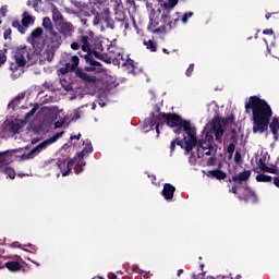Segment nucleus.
Listing matches in <instances>:
<instances>
[{"instance_id":"nucleus-22","label":"nucleus","mask_w":279,"mask_h":279,"mask_svg":"<svg viewBox=\"0 0 279 279\" xmlns=\"http://www.w3.org/2000/svg\"><path fill=\"white\" fill-rule=\"evenodd\" d=\"M244 195L247 202H258V197L256 196V193L250 187H246L244 190Z\"/></svg>"},{"instance_id":"nucleus-26","label":"nucleus","mask_w":279,"mask_h":279,"mask_svg":"<svg viewBox=\"0 0 279 279\" xmlns=\"http://www.w3.org/2000/svg\"><path fill=\"white\" fill-rule=\"evenodd\" d=\"M61 25V32L63 34H71L74 29L73 24H71L70 22H60Z\"/></svg>"},{"instance_id":"nucleus-39","label":"nucleus","mask_w":279,"mask_h":279,"mask_svg":"<svg viewBox=\"0 0 279 279\" xmlns=\"http://www.w3.org/2000/svg\"><path fill=\"white\" fill-rule=\"evenodd\" d=\"M85 108H88V105H83V106L78 107L77 110H75V114H76L75 119H80V117H81L80 112H82Z\"/></svg>"},{"instance_id":"nucleus-56","label":"nucleus","mask_w":279,"mask_h":279,"mask_svg":"<svg viewBox=\"0 0 279 279\" xmlns=\"http://www.w3.org/2000/svg\"><path fill=\"white\" fill-rule=\"evenodd\" d=\"M206 279H215V277H207Z\"/></svg>"},{"instance_id":"nucleus-16","label":"nucleus","mask_w":279,"mask_h":279,"mask_svg":"<svg viewBox=\"0 0 279 279\" xmlns=\"http://www.w3.org/2000/svg\"><path fill=\"white\" fill-rule=\"evenodd\" d=\"M174 193H175V186L171 185L170 183H166L163 185L162 197H165L167 202H171V199H173Z\"/></svg>"},{"instance_id":"nucleus-9","label":"nucleus","mask_w":279,"mask_h":279,"mask_svg":"<svg viewBox=\"0 0 279 279\" xmlns=\"http://www.w3.org/2000/svg\"><path fill=\"white\" fill-rule=\"evenodd\" d=\"M94 41L95 33H93L92 31L84 32L78 36V43L82 47V51H84L85 53H90Z\"/></svg>"},{"instance_id":"nucleus-62","label":"nucleus","mask_w":279,"mask_h":279,"mask_svg":"<svg viewBox=\"0 0 279 279\" xmlns=\"http://www.w3.org/2000/svg\"><path fill=\"white\" fill-rule=\"evenodd\" d=\"M99 279H105L104 277H99Z\"/></svg>"},{"instance_id":"nucleus-31","label":"nucleus","mask_w":279,"mask_h":279,"mask_svg":"<svg viewBox=\"0 0 279 279\" xmlns=\"http://www.w3.org/2000/svg\"><path fill=\"white\" fill-rule=\"evenodd\" d=\"M73 99H84V94H82V88H78L74 96L70 97V101Z\"/></svg>"},{"instance_id":"nucleus-42","label":"nucleus","mask_w":279,"mask_h":279,"mask_svg":"<svg viewBox=\"0 0 279 279\" xmlns=\"http://www.w3.org/2000/svg\"><path fill=\"white\" fill-rule=\"evenodd\" d=\"M192 73H193V64L187 68L186 72H185V75L187 77H191Z\"/></svg>"},{"instance_id":"nucleus-17","label":"nucleus","mask_w":279,"mask_h":279,"mask_svg":"<svg viewBox=\"0 0 279 279\" xmlns=\"http://www.w3.org/2000/svg\"><path fill=\"white\" fill-rule=\"evenodd\" d=\"M258 167L260 171H264V173H272L274 175H278V168L277 167H269L265 165V161H263V158L257 159Z\"/></svg>"},{"instance_id":"nucleus-24","label":"nucleus","mask_w":279,"mask_h":279,"mask_svg":"<svg viewBox=\"0 0 279 279\" xmlns=\"http://www.w3.org/2000/svg\"><path fill=\"white\" fill-rule=\"evenodd\" d=\"M4 267H7L9 271H21V264L19 262H7Z\"/></svg>"},{"instance_id":"nucleus-6","label":"nucleus","mask_w":279,"mask_h":279,"mask_svg":"<svg viewBox=\"0 0 279 279\" xmlns=\"http://www.w3.org/2000/svg\"><path fill=\"white\" fill-rule=\"evenodd\" d=\"M83 155L78 154L76 157L73 159H59L57 162L58 168L60 169L63 178L71 173V169L75 170V173H81L82 170H77V167H85L86 161L82 160Z\"/></svg>"},{"instance_id":"nucleus-43","label":"nucleus","mask_w":279,"mask_h":279,"mask_svg":"<svg viewBox=\"0 0 279 279\" xmlns=\"http://www.w3.org/2000/svg\"><path fill=\"white\" fill-rule=\"evenodd\" d=\"M80 136H82V134L78 133L77 135H71L70 138H71V141H75V140L80 141Z\"/></svg>"},{"instance_id":"nucleus-8","label":"nucleus","mask_w":279,"mask_h":279,"mask_svg":"<svg viewBox=\"0 0 279 279\" xmlns=\"http://www.w3.org/2000/svg\"><path fill=\"white\" fill-rule=\"evenodd\" d=\"M92 23L96 29H99V32H105L106 27H112V24H110L112 23V20H110L108 12L97 13Z\"/></svg>"},{"instance_id":"nucleus-32","label":"nucleus","mask_w":279,"mask_h":279,"mask_svg":"<svg viewBox=\"0 0 279 279\" xmlns=\"http://www.w3.org/2000/svg\"><path fill=\"white\" fill-rule=\"evenodd\" d=\"M12 27H15L16 29H19L20 34H25V27L21 25L20 22H13L12 23Z\"/></svg>"},{"instance_id":"nucleus-19","label":"nucleus","mask_w":279,"mask_h":279,"mask_svg":"<svg viewBox=\"0 0 279 279\" xmlns=\"http://www.w3.org/2000/svg\"><path fill=\"white\" fill-rule=\"evenodd\" d=\"M41 36H43V28L40 27H37L32 32L29 43L33 45V47H36V43L40 40Z\"/></svg>"},{"instance_id":"nucleus-52","label":"nucleus","mask_w":279,"mask_h":279,"mask_svg":"<svg viewBox=\"0 0 279 279\" xmlns=\"http://www.w3.org/2000/svg\"><path fill=\"white\" fill-rule=\"evenodd\" d=\"M182 275V269L178 270V276Z\"/></svg>"},{"instance_id":"nucleus-40","label":"nucleus","mask_w":279,"mask_h":279,"mask_svg":"<svg viewBox=\"0 0 279 279\" xmlns=\"http://www.w3.org/2000/svg\"><path fill=\"white\" fill-rule=\"evenodd\" d=\"M80 45H81L80 43L74 41L71 44V49H73V51H77V49H80Z\"/></svg>"},{"instance_id":"nucleus-59","label":"nucleus","mask_w":279,"mask_h":279,"mask_svg":"<svg viewBox=\"0 0 279 279\" xmlns=\"http://www.w3.org/2000/svg\"><path fill=\"white\" fill-rule=\"evenodd\" d=\"M239 156V153L235 154V158Z\"/></svg>"},{"instance_id":"nucleus-27","label":"nucleus","mask_w":279,"mask_h":279,"mask_svg":"<svg viewBox=\"0 0 279 279\" xmlns=\"http://www.w3.org/2000/svg\"><path fill=\"white\" fill-rule=\"evenodd\" d=\"M207 111L209 112V114L217 117V112H219V106L217 105V102L211 101L207 105Z\"/></svg>"},{"instance_id":"nucleus-50","label":"nucleus","mask_w":279,"mask_h":279,"mask_svg":"<svg viewBox=\"0 0 279 279\" xmlns=\"http://www.w3.org/2000/svg\"><path fill=\"white\" fill-rule=\"evenodd\" d=\"M97 108V102H93L92 110H95Z\"/></svg>"},{"instance_id":"nucleus-10","label":"nucleus","mask_w":279,"mask_h":279,"mask_svg":"<svg viewBox=\"0 0 279 279\" xmlns=\"http://www.w3.org/2000/svg\"><path fill=\"white\" fill-rule=\"evenodd\" d=\"M72 3L75 5V8L81 10L85 16H90V14H95V12H97V9H95L93 5H101V0H89V4L80 1H73Z\"/></svg>"},{"instance_id":"nucleus-5","label":"nucleus","mask_w":279,"mask_h":279,"mask_svg":"<svg viewBox=\"0 0 279 279\" xmlns=\"http://www.w3.org/2000/svg\"><path fill=\"white\" fill-rule=\"evenodd\" d=\"M22 150L23 148L0 153V172L4 173V175L10 178V180H14L16 178V171L10 166V162H12L14 154H19V151Z\"/></svg>"},{"instance_id":"nucleus-47","label":"nucleus","mask_w":279,"mask_h":279,"mask_svg":"<svg viewBox=\"0 0 279 279\" xmlns=\"http://www.w3.org/2000/svg\"><path fill=\"white\" fill-rule=\"evenodd\" d=\"M108 278H109V279H117V275L110 272V274L108 275Z\"/></svg>"},{"instance_id":"nucleus-38","label":"nucleus","mask_w":279,"mask_h":279,"mask_svg":"<svg viewBox=\"0 0 279 279\" xmlns=\"http://www.w3.org/2000/svg\"><path fill=\"white\" fill-rule=\"evenodd\" d=\"M5 17V16H8V5H2L1 8H0V17Z\"/></svg>"},{"instance_id":"nucleus-20","label":"nucleus","mask_w":279,"mask_h":279,"mask_svg":"<svg viewBox=\"0 0 279 279\" xmlns=\"http://www.w3.org/2000/svg\"><path fill=\"white\" fill-rule=\"evenodd\" d=\"M50 10L52 12V20L54 21V23H62L64 17H62V13H60L58 8H56V5L52 4V7H50Z\"/></svg>"},{"instance_id":"nucleus-15","label":"nucleus","mask_w":279,"mask_h":279,"mask_svg":"<svg viewBox=\"0 0 279 279\" xmlns=\"http://www.w3.org/2000/svg\"><path fill=\"white\" fill-rule=\"evenodd\" d=\"M251 172L245 170L232 177V181L235 184H245L250 180Z\"/></svg>"},{"instance_id":"nucleus-4","label":"nucleus","mask_w":279,"mask_h":279,"mask_svg":"<svg viewBox=\"0 0 279 279\" xmlns=\"http://www.w3.org/2000/svg\"><path fill=\"white\" fill-rule=\"evenodd\" d=\"M41 114H45L46 119H48L49 123H53L56 119H60L54 123V128H63L66 129L69 128V118L64 116L62 110L58 109V107H44L41 108Z\"/></svg>"},{"instance_id":"nucleus-28","label":"nucleus","mask_w":279,"mask_h":279,"mask_svg":"<svg viewBox=\"0 0 279 279\" xmlns=\"http://www.w3.org/2000/svg\"><path fill=\"white\" fill-rule=\"evenodd\" d=\"M43 27L48 32L49 34L53 32V23L51 22V19L49 17H44L43 20Z\"/></svg>"},{"instance_id":"nucleus-54","label":"nucleus","mask_w":279,"mask_h":279,"mask_svg":"<svg viewBox=\"0 0 279 279\" xmlns=\"http://www.w3.org/2000/svg\"><path fill=\"white\" fill-rule=\"evenodd\" d=\"M163 53H169V50H167V49H163Z\"/></svg>"},{"instance_id":"nucleus-7","label":"nucleus","mask_w":279,"mask_h":279,"mask_svg":"<svg viewBox=\"0 0 279 279\" xmlns=\"http://www.w3.org/2000/svg\"><path fill=\"white\" fill-rule=\"evenodd\" d=\"M62 134H64V131H61L59 133H56L50 138L45 140L41 142L38 146L33 148L28 154H23L21 156H16V158H20V160H32L33 158H36L40 151H45L49 145H53L59 138H62Z\"/></svg>"},{"instance_id":"nucleus-1","label":"nucleus","mask_w":279,"mask_h":279,"mask_svg":"<svg viewBox=\"0 0 279 279\" xmlns=\"http://www.w3.org/2000/svg\"><path fill=\"white\" fill-rule=\"evenodd\" d=\"M162 121L167 123L169 128H173L175 134H183V138L179 141V145L185 151H193L196 148V153H193L190 157V162H197V159L203 156H213V141L218 143L223 141V133L226 132V119L214 118V120L205 126V140L197 142V133L195 126L190 121L182 120L178 114L173 113H156L150 114L144 121L143 131L149 132L156 130L157 138L160 136V130H162Z\"/></svg>"},{"instance_id":"nucleus-23","label":"nucleus","mask_w":279,"mask_h":279,"mask_svg":"<svg viewBox=\"0 0 279 279\" xmlns=\"http://www.w3.org/2000/svg\"><path fill=\"white\" fill-rule=\"evenodd\" d=\"M244 195L247 202H258V197L256 196V193L250 187H246L244 190Z\"/></svg>"},{"instance_id":"nucleus-57","label":"nucleus","mask_w":279,"mask_h":279,"mask_svg":"<svg viewBox=\"0 0 279 279\" xmlns=\"http://www.w3.org/2000/svg\"><path fill=\"white\" fill-rule=\"evenodd\" d=\"M34 264L37 265V267L40 265V264H38V263H36V262H34Z\"/></svg>"},{"instance_id":"nucleus-13","label":"nucleus","mask_w":279,"mask_h":279,"mask_svg":"<svg viewBox=\"0 0 279 279\" xmlns=\"http://www.w3.org/2000/svg\"><path fill=\"white\" fill-rule=\"evenodd\" d=\"M80 65V57L73 56L71 59V62L65 64V68L60 69V73H69V71H75L77 66Z\"/></svg>"},{"instance_id":"nucleus-60","label":"nucleus","mask_w":279,"mask_h":279,"mask_svg":"<svg viewBox=\"0 0 279 279\" xmlns=\"http://www.w3.org/2000/svg\"><path fill=\"white\" fill-rule=\"evenodd\" d=\"M202 269H204V265H201Z\"/></svg>"},{"instance_id":"nucleus-53","label":"nucleus","mask_w":279,"mask_h":279,"mask_svg":"<svg viewBox=\"0 0 279 279\" xmlns=\"http://www.w3.org/2000/svg\"><path fill=\"white\" fill-rule=\"evenodd\" d=\"M271 17L270 14H266V19L269 20Z\"/></svg>"},{"instance_id":"nucleus-29","label":"nucleus","mask_w":279,"mask_h":279,"mask_svg":"<svg viewBox=\"0 0 279 279\" xmlns=\"http://www.w3.org/2000/svg\"><path fill=\"white\" fill-rule=\"evenodd\" d=\"M83 145H84V149H83V151H81L80 154H82V160H84V154H90V153H93V145L90 144V142L89 141H85L84 143H83Z\"/></svg>"},{"instance_id":"nucleus-55","label":"nucleus","mask_w":279,"mask_h":279,"mask_svg":"<svg viewBox=\"0 0 279 279\" xmlns=\"http://www.w3.org/2000/svg\"><path fill=\"white\" fill-rule=\"evenodd\" d=\"M235 279H241V275H238V276L235 277Z\"/></svg>"},{"instance_id":"nucleus-41","label":"nucleus","mask_w":279,"mask_h":279,"mask_svg":"<svg viewBox=\"0 0 279 279\" xmlns=\"http://www.w3.org/2000/svg\"><path fill=\"white\" fill-rule=\"evenodd\" d=\"M61 86H63V88H65V90H71L72 86L71 84H66V82L61 81Z\"/></svg>"},{"instance_id":"nucleus-21","label":"nucleus","mask_w":279,"mask_h":279,"mask_svg":"<svg viewBox=\"0 0 279 279\" xmlns=\"http://www.w3.org/2000/svg\"><path fill=\"white\" fill-rule=\"evenodd\" d=\"M76 75L77 77L83 80V82H88V83L95 82V76L88 75L86 72L82 70H76Z\"/></svg>"},{"instance_id":"nucleus-61","label":"nucleus","mask_w":279,"mask_h":279,"mask_svg":"<svg viewBox=\"0 0 279 279\" xmlns=\"http://www.w3.org/2000/svg\"><path fill=\"white\" fill-rule=\"evenodd\" d=\"M118 274H123V271H118Z\"/></svg>"},{"instance_id":"nucleus-34","label":"nucleus","mask_w":279,"mask_h":279,"mask_svg":"<svg viewBox=\"0 0 279 279\" xmlns=\"http://www.w3.org/2000/svg\"><path fill=\"white\" fill-rule=\"evenodd\" d=\"M5 62H8V57L5 56V52L0 50V68H2Z\"/></svg>"},{"instance_id":"nucleus-45","label":"nucleus","mask_w":279,"mask_h":279,"mask_svg":"<svg viewBox=\"0 0 279 279\" xmlns=\"http://www.w3.org/2000/svg\"><path fill=\"white\" fill-rule=\"evenodd\" d=\"M274 184H275V186H277V189H279V178L278 177L274 179Z\"/></svg>"},{"instance_id":"nucleus-35","label":"nucleus","mask_w":279,"mask_h":279,"mask_svg":"<svg viewBox=\"0 0 279 279\" xmlns=\"http://www.w3.org/2000/svg\"><path fill=\"white\" fill-rule=\"evenodd\" d=\"M234 149H236V146L234 144H230L227 148V154H229V158H232V155L234 154Z\"/></svg>"},{"instance_id":"nucleus-44","label":"nucleus","mask_w":279,"mask_h":279,"mask_svg":"<svg viewBox=\"0 0 279 279\" xmlns=\"http://www.w3.org/2000/svg\"><path fill=\"white\" fill-rule=\"evenodd\" d=\"M263 34L271 35V34H274V31L272 29H265V31H263Z\"/></svg>"},{"instance_id":"nucleus-37","label":"nucleus","mask_w":279,"mask_h":279,"mask_svg":"<svg viewBox=\"0 0 279 279\" xmlns=\"http://www.w3.org/2000/svg\"><path fill=\"white\" fill-rule=\"evenodd\" d=\"M85 59L87 60V62H89V64H90L92 66H99V62L93 60V59L90 58V56H88V54L85 56Z\"/></svg>"},{"instance_id":"nucleus-14","label":"nucleus","mask_w":279,"mask_h":279,"mask_svg":"<svg viewBox=\"0 0 279 279\" xmlns=\"http://www.w3.org/2000/svg\"><path fill=\"white\" fill-rule=\"evenodd\" d=\"M119 64L122 66H128L129 73H133L134 71V60L129 59L128 57L123 58V54L119 53L117 57Z\"/></svg>"},{"instance_id":"nucleus-11","label":"nucleus","mask_w":279,"mask_h":279,"mask_svg":"<svg viewBox=\"0 0 279 279\" xmlns=\"http://www.w3.org/2000/svg\"><path fill=\"white\" fill-rule=\"evenodd\" d=\"M38 110V108L33 107L31 109V111H28L25 114L24 120H16L14 122H11L9 125V130L12 134H16V132H19L21 130V128H23V125H25V123H27V121H32V117H34V114H36V111Z\"/></svg>"},{"instance_id":"nucleus-49","label":"nucleus","mask_w":279,"mask_h":279,"mask_svg":"<svg viewBox=\"0 0 279 279\" xmlns=\"http://www.w3.org/2000/svg\"><path fill=\"white\" fill-rule=\"evenodd\" d=\"M170 149H172V150L175 149V142H171V144H170Z\"/></svg>"},{"instance_id":"nucleus-12","label":"nucleus","mask_w":279,"mask_h":279,"mask_svg":"<svg viewBox=\"0 0 279 279\" xmlns=\"http://www.w3.org/2000/svg\"><path fill=\"white\" fill-rule=\"evenodd\" d=\"M56 0H37V3L34 4L36 12H49L53 8Z\"/></svg>"},{"instance_id":"nucleus-25","label":"nucleus","mask_w":279,"mask_h":279,"mask_svg":"<svg viewBox=\"0 0 279 279\" xmlns=\"http://www.w3.org/2000/svg\"><path fill=\"white\" fill-rule=\"evenodd\" d=\"M208 175L209 178H216V180H226V172L221 170H211Z\"/></svg>"},{"instance_id":"nucleus-46","label":"nucleus","mask_w":279,"mask_h":279,"mask_svg":"<svg viewBox=\"0 0 279 279\" xmlns=\"http://www.w3.org/2000/svg\"><path fill=\"white\" fill-rule=\"evenodd\" d=\"M231 193H233L234 195H236V193H238V187H236V185H234V186L231 189Z\"/></svg>"},{"instance_id":"nucleus-30","label":"nucleus","mask_w":279,"mask_h":279,"mask_svg":"<svg viewBox=\"0 0 279 279\" xmlns=\"http://www.w3.org/2000/svg\"><path fill=\"white\" fill-rule=\"evenodd\" d=\"M256 180L258 182H271V177L260 173L256 175Z\"/></svg>"},{"instance_id":"nucleus-58","label":"nucleus","mask_w":279,"mask_h":279,"mask_svg":"<svg viewBox=\"0 0 279 279\" xmlns=\"http://www.w3.org/2000/svg\"><path fill=\"white\" fill-rule=\"evenodd\" d=\"M174 23H178V19L174 20Z\"/></svg>"},{"instance_id":"nucleus-18","label":"nucleus","mask_w":279,"mask_h":279,"mask_svg":"<svg viewBox=\"0 0 279 279\" xmlns=\"http://www.w3.org/2000/svg\"><path fill=\"white\" fill-rule=\"evenodd\" d=\"M35 21H36V17L32 16L29 12L23 13L22 25L25 31L27 29V27H29V25H34Z\"/></svg>"},{"instance_id":"nucleus-51","label":"nucleus","mask_w":279,"mask_h":279,"mask_svg":"<svg viewBox=\"0 0 279 279\" xmlns=\"http://www.w3.org/2000/svg\"><path fill=\"white\" fill-rule=\"evenodd\" d=\"M98 105L100 106V108H104L106 106V104L101 101H99Z\"/></svg>"},{"instance_id":"nucleus-36","label":"nucleus","mask_w":279,"mask_h":279,"mask_svg":"<svg viewBox=\"0 0 279 279\" xmlns=\"http://www.w3.org/2000/svg\"><path fill=\"white\" fill-rule=\"evenodd\" d=\"M191 16H193V12H187V13H185V14L182 16V19H181L182 23H183V24L189 23V19H191Z\"/></svg>"},{"instance_id":"nucleus-33","label":"nucleus","mask_w":279,"mask_h":279,"mask_svg":"<svg viewBox=\"0 0 279 279\" xmlns=\"http://www.w3.org/2000/svg\"><path fill=\"white\" fill-rule=\"evenodd\" d=\"M144 45L146 46V49H148L149 51H156V44H154L151 40H144Z\"/></svg>"},{"instance_id":"nucleus-2","label":"nucleus","mask_w":279,"mask_h":279,"mask_svg":"<svg viewBox=\"0 0 279 279\" xmlns=\"http://www.w3.org/2000/svg\"><path fill=\"white\" fill-rule=\"evenodd\" d=\"M48 40L47 49L44 50L40 54L35 52L29 47L19 48L12 57L10 63V71L15 73V75H22L25 72L26 66H32L36 62H51L56 53V49H59L62 45V37L56 31H52Z\"/></svg>"},{"instance_id":"nucleus-48","label":"nucleus","mask_w":279,"mask_h":279,"mask_svg":"<svg viewBox=\"0 0 279 279\" xmlns=\"http://www.w3.org/2000/svg\"><path fill=\"white\" fill-rule=\"evenodd\" d=\"M10 34H11V31H10V29L5 31V32H4V38L8 39V36H10Z\"/></svg>"},{"instance_id":"nucleus-3","label":"nucleus","mask_w":279,"mask_h":279,"mask_svg":"<svg viewBox=\"0 0 279 279\" xmlns=\"http://www.w3.org/2000/svg\"><path fill=\"white\" fill-rule=\"evenodd\" d=\"M158 3L163 8V12L161 17L158 16V12L153 11L150 13V21L148 24V31L151 34H167V32H171L173 27H175V23L170 22V10H173L178 5L179 0H157Z\"/></svg>"}]
</instances>
